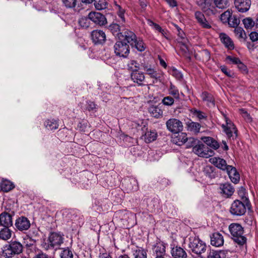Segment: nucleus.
<instances>
[{"mask_svg": "<svg viewBox=\"0 0 258 258\" xmlns=\"http://www.w3.org/2000/svg\"><path fill=\"white\" fill-rule=\"evenodd\" d=\"M174 100L175 99L173 97L168 96L162 99V103L166 106H171L174 104Z\"/></svg>", "mask_w": 258, "mask_h": 258, "instance_id": "3c124183", "label": "nucleus"}, {"mask_svg": "<svg viewBox=\"0 0 258 258\" xmlns=\"http://www.w3.org/2000/svg\"><path fill=\"white\" fill-rule=\"evenodd\" d=\"M62 236L56 232H52L50 234L47 240H44L42 243V247L45 250L50 248L56 249L63 243Z\"/></svg>", "mask_w": 258, "mask_h": 258, "instance_id": "f03ea898", "label": "nucleus"}, {"mask_svg": "<svg viewBox=\"0 0 258 258\" xmlns=\"http://www.w3.org/2000/svg\"><path fill=\"white\" fill-rule=\"evenodd\" d=\"M127 67L132 72L138 71L140 68V64L135 60H130L127 63Z\"/></svg>", "mask_w": 258, "mask_h": 258, "instance_id": "37998d69", "label": "nucleus"}, {"mask_svg": "<svg viewBox=\"0 0 258 258\" xmlns=\"http://www.w3.org/2000/svg\"><path fill=\"white\" fill-rule=\"evenodd\" d=\"M230 253V251L227 250L211 249L208 253V258H229Z\"/></svg>", "mask_w": 258, "mask_h": 258, "instance_id": "6ab92c4d", "label": "nucleus"}, {"mask_svg": "<svg viewBox=\"0 0 258 258\" xmlns=\"http://www.w3.org/2000/svg\"><path fill=\"white\" fill-rule=\"evenodd\" d=\"M0 225L3 227H11L13 225L12 216L4 211L0 214Z\"/></svg>", "mask_w": 258, "mask_h": 258, "instance_id": "aec40b11", "label": "nucleus"}, {"mask_svg": "<svg viewBox=\"0 0 258 258\" xmlns=\"http://www.w3.org/2000/svg\"><path fill=\"white\" fill-rule=\"evenodd\" d=\"M229 230L233 241L240 246L246 244V237L244 235L243 228L238 223H232L229 226Z\"/></svg>", "mask_w": 258, "mask_h": 258, "instance_id": "f257e3e1", "label": "nucleus"}, {"mask_svg": "<svg viewBox=\"0 0 258 258\" xmlns=\"http://www.w3.org/2000/svg\"><path fill=\"white\" fill-rule=\"evenodd\" d=\"M114 51L116 56L126 58L130 53L129 45L125 42L120 40L114 45Z\"/></svg>", "mask_w": 258, "mask_h": 258, "instance_id": "6e6552de", "label": "nucleus"}, {"mask_svg": "<svg viewBox=\"0 0 258 258\" xmlns=\"http://www.w3.org/2000/svg\"><path fill=\"white\" fill-rule=\"evenodd\" d=\"M232 15V11L228 10L221 15L220 19L223 23H228Z\"/></svg>", "mask_w": 258, "mask_h": 258, "instance_id": "49530a36", "label": "nucleus"}, {"mask_svg": "<svg viewBox=\"0 0 258 258\" xmlns=\"http://www.w3.org/2000/svg\"><path fill=\"white\" fill-rule=\"evenodd\" d=\"M167 129L173 133H178L182 130V123L178 119L170 118L166 123Z\"/></svg>", "mask_w": 258, "mask_h": 258, "instance_id": "1a4fd4ad", "label": "nucleus"}, {"mask_svg": "<svg viewBox=\"0 0 258 258\" xmlns=\"http://www.w3.org/2000/svg\"><path fill=\"white\" fill-rule=\"evenodd\" d=\"M146 73L149 75L151 78L154 79V80L153 81V83H157L158 81L161 82V75L152 68L147 69Z\"/></svg>", "mask_w": 258, "mask_h": 258, "instance_id": "e433bc0d", "label": "nucleus"}, {"mask_svg": "<svg viewBox=\"0 0 258 258\" xmlns=\"http://www.w3.org/2000/svg\"><path fill=\"white\" fill-rule=\"evenodd\" d=\"M87 125V122L86 120H82L80 121L78 124V128L80 131L85 132V129Z\"/></svg>", "mask_w": 258, "mask_h": 258, "instance_id": "13d9d810", "label": "nucleus"}, {"mask_svg": "<svg viewBox=\"0 0 258 258\" xmlns=\"http://www.w3.org/2000/svg\"><path fill=\"white\" fill-rule=\"evenodd\" d=\"M122 39H120L122 41H126L127 44H129L131 46H133V44L135 43V40L137 38L136 34L132 31L128 29H124Z\"/></svg>", "mask_w": 258, "mask_h": 258, "instance_id": "4be33fe9", "label": "nucleus"}, {"mask_svg": "<svg viewBox=\"0 0 258 258\" xmlns=\"http://www.w3.org/2000/svg\"><path fill=\"white\" fill-rule=\"evenodd\" d=\"M195 17L197 22L202 28L208 29L212 27L210 22L206 19L202 12L200 11L195 12Z\"/></svg>", "mask_w": 258, "mask_h": 258, "instance_id": "2eb2a0df", "label": "nucleus"}, {"mask_svg": "<svg viewBox=\"0 0 258 258\" xmlns=\"http://www.w3.org/2000/svg\"><path fill=\"white\" fill-rule=\"evenodd\" d=\"M201 97L203 101L206 102L209 107H215V99L212 94L207 92H204L202 94Z\"/></svg>", "mask_w": 258, "mask_h": 258, "instance_id": "c85d7f7f", "label": "nucleus"}, {"mask_svg": "<svg viewBox=\"0 0 258 258\" xmlns=\"http://www.w3.org/2000/svg\"><path fill=\"white\" fill-rule=\"evenodd\" d=\"M220 188L221 191V192L227 198L231 196L234 192V187L229 183L221 184Z\"/></svg>", "mask_w": 258, "mask_h": 258, "instance_id": "a878e982", "label": "nucleus"}, {"mask_svg": "<svg viewBox=\"0 0 258 258\" xmlns=\"http://www.w3.org/2000/svg\"><path fill=\"white\" fill-rule=\"evenodd\" d=\"M157 137L155 131H147L145 134V140L146 143H150L155 141Z\"/></svg>", "mask_w": 258, "mask_h": 258, "instance_id": "a19ab883", "label": "nucleus"}, {"mask_svg": "<svg viewBox=\"0 0 258 258\" xmlns=\"http://www.w3.org/2000/svg\"><path fill=\"white\" fill-rule=\"evenodd\" d=\"M191 111L194 115L196 116L200 120L205 119L207 117L204 112L196 109H193Z\"/></svg>", "mask_w": 258, "mask_h": 258, "instance_id": "864d4df0", "label": "nucleus"}, {"mask_svg": "<svg viewBox=\"0 0 258 258\" xmlns=\"http://www.w3.org/2000/svg\"><path fill=\"white\" fill-rule=\"evenodd\" d=\"M168 93L170 96H172L175 100H179L180 98L179 90L172 83H170L168 88Z\"/></svg>", "mask_w": 258, "mask_h": 258, "instance_id": "c9c22d12", "label": "nucleus"}, {"mask_svg": "<svg viewBox=\"0 0 258 258\" xmlns=\"http://www.w3.org/2000/svg\"><path fill=\"white\" fill-rule=\"evenodd\" d=\"M242 22L244 25V27L247 29H251L254 25V22L250 18L244 19Z\"/></svg>", "mask_w": 258, "mask_h": 258, "instance_id": "603ef678", "label": "nucleus"}, {"mask_svg": "<svg viewBox=\"0 0 258 258\" xmlns=\"http://www.w3.org/2000/svg\"><path fill=\"white\" fill-rule=\"evenodd\" d=\"M231 181L234 183H237L240 180V176L236 169L230 165L226 170Z\"/></svg>", "mask_w": 258, "mask_h": 258, "instance_id": "5701e85b", "label": "nucleus"}, {"mask_svg": "<svg viewBox=\"0 0 258 258\" xmlns=\"http://www.w3.org/2000/svg\"><path fill=\"white\" fill-rule=\"evenodd\" d=\"M215 8L224 9L229 6L228 0H213Z\"/></svg>", "mask_w": 258, "mask_h": 258, "instance_id": "79ce46f5", "label": "nucleus"}, {"mask_svg": "<svg viewBox=\"0 0 258 258\" xmlns=\"http://www.w3.org/2000/svg\"><path fill=\"white\" fill-rule=\"evenodd\" d=\"M188 246L190 251L198 255L205 252L207 248L206 243L196 236L189 238Z\"/></svg>", "mask_w": 258, "mask_h": 258, "instance_id": "7ed1b4c3", "label": "nucleus"}, {"mask_svg": "<svg viewBox=\"0 0 258 258\" xmlns=\"http://www.w3.org/2000/svg\"><path fill=\"white\" fill-rule=\"evenodd\" d=\"M237 67L239 71H240L243 73L246 74L247 73V67L241 61V60L239 61V62L237 64Z\"/></svg>", "mask_w": 258, "mask_h": 258, "instance_id": "4d7b16f0", "label": "nucleus"}, {"mask_svg": "<svg viewBox=\"0 0 258 258\" xmlns=\"http://www.w3.org/2000/svg\"><path fill=\"white\" fill-rule=\"evenodd\" d=\"M166 254L165 246L162 243H158L152 248V255L155 256H163Z\"/></svg>", "mask_w": 258, "mask_h": 258, "instance_id": "b1692460", "label": "nucleus"}, {"mask_svg": "<svg viewBox=\"0 0 258 258\" xmlns=\"http://www.w3.org/2000/svg\"><path fill=\"white\" fill-rule=\"evenodd\" d=\"M15 225L18 230L24 231L29 229L31 223L27 217L21 216L16 220Z\"/></svg>", "mask_w": 258, "mask_h": 258, "instance_id": "f8f14e48", "label": "nucleus"}, {"mask_svg": "<svg viewBox=\"0 0 258 258\" xmlns=\"http://www.w3.org/2000/svg\"><path fill=\"white\" fill-rule=\"evenodd\" d=\"M15 186L14 183L8 179H3L0 183L1 189L6 192L11 191Z\"/></svg>", "mask_w": 258, "mask_h": 258, "instance_id": "c756f323", "label": "nucleus"}, {"mask_svg": "<svg viewBox=\"0 0 258 258\" xmlns=\"http://www.w3.org/2000/svg\"><path fill=\"white\" fill-rule=\"evenodd\" d=\"M123 25L120 26L116 23H112L108 26V29L115 37L121 39L123 36Z\"/></svg>", "mask_w": 258, "mask_h": 258, "instance_id": "dca6fc26", "label": "nucleus"}, {"mask_svg": "<svg viewBox=\"0 0 258 258\" xmlns=\"http://www.w3.org/2000/svg\"><path fill=\"white\" fill-rule=\"evenodd\" d=\"M96 108V105L94 102L89 101L87 102V109L90 111H93Z\"/></svg>", "mask_w": 258, "mask_h": 258, "instance_id": "680f3d73", "label": "nucleus"}, {"mask_svg": "<svg viewBox=\"0 0 258 258\" xmlns=\"http://www.w3.org/2000/svg\"><path fill=\"white\" fill-rule=\"evenodd\" d=\"M186 125L188 131L195 134L199 133L201 127V125L199 123L194 122L191 120L186 122Z\"/></svg>", "mask_w": 258, "mask_h": 258, "instance_id": "2f4dec72", "label": "nucleus"}, {"mask_svg": "<svg viewBox=\"0 0 258 258\" xmlns=\"http://www.w3.org/2000/svg\"><path fill=\"white\" fill-rule=\"evenodd\" d=\"M77 0H66V7L74 8L76 5Z\"/></svg>", "mask_w": 258, "mask_h": 258, "instance_id": "bf43d9fd", "label": "nucleus"}, {"mask_svg": "<svg viewBox=\"0 0 258 258\" xmlns=\"http://www.w3.org/2000/svg\"><path fill=\"white\" fill-rule=\"evenodd\" d=\"M186 140H187V135L184 133H178L177 135H175L172 139V142L178 146H181L186 143Z\"/></svg>", "mask_w": 258, "mask_h": 258, "instance_id": "bb28decb", "label": "nucleus"}, {"mask_svg": "<svg viewBox=\"0 0 258 258\" xmlns=\"http://www.w3.org/2000/svg\"><path fill=\"white\" fill-rule=\"evenodd\" d=\"M115 9L117 11V14L118 17L120 18L121 21L122 23H124L125 22V19L124 18V9H122L121 6L117 4H115Z\"/></svg>", "mask_w": 258, "mask_h": 258, "instance_id": "a18cd8bd", "label": "nucleus"}, {"mask_svg": "<svg viewBox=\"0 0 258 258\" xmlns=\"http://www.w3.org/2000/svg\"><path fill=\"white\" fill-rule=\"evenodd\" d=\"M201 140L208 146L214 149H217L219 147L218 143L212 137H204L201 138Z\"/></svg>", "mask_w": 258, "mask_h": 258, "instance_id": "f704fd0d", "label": "nucleus"}, {"mask_svg": "<svg viewBox=\"0 0 258 258\" xmlns=\"http://www.w3.org/2000/svg\"><path fill=\"white\" fill-rule=\"evenodd\" d=\"M122 185L127 192L137 191L139 188L137 180L133 177L124 178L122 181Z\"/></svg>", "mask_w": 258, "mask_h": 258, "instance_id": "9d476101", "label": "nucleus"}, {"mask_svg": "<svg viewBox=\"0 0 258 258\" xmlns=\"http://www.w3.org/2000/svg\"><path fill=\"white\" fill-rule=\"evenodd\" d=\"M148 111L155 118H159L162 116L163 111L159 105H152L148 108Z\"/></svg>", "mask_w": 258, "mask_h": 258, "instance_id": "7c9ffc66", "label": "nucleus"}, {"mask_svg": "<svg viewBox=\"0 0 258 258\" xmlns=\"http://www.w3.org/2000/svg\"><path fill=\"white\" fill-rule=\"evenodd\" d=\"M172 75L177 79H181L182 78V74L178 72L176 69H173Z\"/></svg>", "mask_w": 258, "mask_h": 258, "instance_id": "69168bd1", "label": "nucleus"}, {"mask_svg": "<svg viewBox=\"0 0 258 258\" xmlns=\"http://www.w3.org/2000/svg\"><path fill=\"white\" fill-rule=\"evenodd\" d=\"M234 32L236 37L240 41L245 40L247 37L244 30L241 27H236Z\"/></svg>", "mask_w": 258, "mask_h": 258, "instance_id": "ea45409f", "label": "nucleus"}, {"mask_svg": "<svg viewBox=\"0 0 258 258\" xmlns=\"http://www.w3.org/2000/svg\"><path fill=\"white\" fill-rule=\"evenodd\" d=\"M89 18L94 23L103 26L107 23L105 17L98 12H91L89 14Z\"/></svg>", "mask_w": 258, "mask_h": 258, "instance_id": "ddd939ff", "label": "nucleus"}, {"mask_svg": "<svg viewBox=\"0 0 258 258\" xmlns=\"http://www.w3.org/2000/svg\"><path fill=\"white\" fill-rule=\"evenodd\" d=\"M197 140L194 138H187V140L186 141V148H190L191 147H194L196 145Z\"/></svg>", "mask_w": 258, "mask_h": 258, "instance_id": "6e6d98bb", "label": "nucleus"}, {"mask_svg": "<svg viewBox=\"0 0 258 258\" xmlns=\"http://www.w3.org/2000/svg\"><path fill=\"white\" fill-rule=\"evenodd\" d=\"M192 151L199 156L208 158L212 156L213 151L208 149V147L202 143H199L195 145L192 149Z\"/></svg>", "mask_w": 258, "mask_h": 258, "instance_id": "9b49d317", "label": "nucleus"}, {"mask_svg": "<svg viewBox=\"0 0 258 258\" xmlns=\"http://www.w3.org/2000/svg\"><path fill=\"white\" fill-rule=\"evenodd\" d=\"M91 39L95 44H101L106 40V35L102 30H95L91 33Z\"/></svg>", "mask_w": 258, "mask_h": 258, "instance_id": "4468645a", "label": "nucleus"}, {"mask_svg": "<svg viewBox=\"0 0 258 258\" xmlns=\"http://www.w3.org/2000/svg\"><path fill=\"white\" fill-rule=\"evenodd\" d=\"M226 123L223 124L221 126L229 139L232 138L233 140L237 137V130L231 121L225 114H223Z\"/></svg>", "mask_w": 258, "mask_h": 258, "instance_id": "423d86ee", "label": "nucleus"}, {"mask_svg": "<svg viewBox=\"0 0 258 258\" xmlns=\"http://www.w3.org/2000/svg\"><path fill=\"white\" fill-rule=\"evenodd\" d=\"M210 162L218 168L226 171L229 167L226 161L223 158L219 157H214L210 159Z\"/></svg>", "mask_w": 258, "mask_h": 258, "instance_id": "f3484780", "label": "nucleus"}, {"mask_svg": "<svg viewBox=\"0 0 258 258\" xmlns=\"http://www.w3.org/2000/svg\"><path fill=\"white\" fill-rule=\"evenodd\" d=\"M134 258H147V251L141 247H137L133 251Z\"/></svg>", "mask_w": 258, "mask_h": 258, "instance_id": "58836bf2", "label": "nucleus"}, {"mask_svg": "<svg viewBox=\"0 0 258 258\" xmlns=\"http://www.w3.org/2000/svg\"><path fill=\"white\" fill-rule=\"evenodd\" d=\"M226 60H229L232 63L237 64L240 60L239 58L228 55L226 57Z\"/></svg>", "mask_w": 258, "mask_h": 258, "instance_id": "052dcab7", "label": "nucleus"}, {"mask_svg": "<svg viewBox=\"0 0 258 258\" xmlns=\"http://www.w3.org/2000/svg\"><path fill=\"white\" fill-rule=\"evenodd\" d=\"M94 5L96 9L102 10L107 8V3L105 0H99L95 1Z\"/></svg>", "mask_w": 258, "mask_h": 258, "instance_id": "8fccbe9b", "label": "nucleus"}, {"mask_svg": "<svg viewBox=\"0 0 258 258\" xmlns=\"http://www.w3.org/2000/svg\"><path fill=\"white\" fill-rule=\"evenodd\" d=\"M173 258H186L187 253L185 250L180 246H176L172 248L171 250Z\"/></svg>", "mask_w": 258, "mask_h": 258, "instance_id": "393cba45", "label": "nucleus"}, {"mask_svg": "<svg viewBox=\"0 0 258 258\" xmlns=\"http://www.w3.org/2000/svg\"><path fill=\"white\" fill-rule=\"evenodd\" d=\"M221 42L224 44L225 47L229 49L234 48V44L230 38L225 33H221L220 35Z\"/></svg>", "mask_w": 258, "mask_h": 258, "instance_id": "473e14b6", "label": "nucleus"}, {"mask_svg": "<svg viewBox=\"0 0 258 258\" xmlns=\"http://www.w3.org/2000/svg\"><path fill=\"white\" fill-rule=\"evenodd\" d=\"M22 244L16 241H11L8 245H6L3 250V255L6 257L10 258L15 254H18L23 251Z\"/></svg>", "mask_w": 258, "mask_h": 258, "instance_id": "20e7f679", "label": "nucleus"}, {"mask_svg": "<svg viewBox=\"0 0 258 258\" xmlns=\"http://www.w3.org/2000/svg\"><path fill=\"white\" fill-rule=\"evenodd\" d=\"M165 1L171 8H174L177 6V3L176 0H165Z\"/></svg>", "mask_w": 258, "mask_h": 258, "instance_id": "338daca9", "label": "nucleus"}, {"mask_svg": "<svg viewBox=\"0 0 258 258\" xmlns=\"http://www.w3.org/2000/svg\"><path fill=\"white\" fill-rule=\"evenodd\" d=\"M133 47H135L138 51L142 52L145 50V45L141 39H137V38H136L135 43L133 44Z\"/></svg>", "mask_w": 258, "mask_h": 258, "instance_id": "c03bdc74", "label": "nucleus"}, {"mask_svg": "<svg viewBox=\"0 0 258 258\" xmlns=\"http://www.w3.org/2000/svg\"><path fill=\"white\" fill-rule=\"evenodd\" d=\"M34 258H50L49 256L43 253V252H40V253H39L38 254H37L36 255H35V256L34 257Z\"/></svg>", "mask_w": 258, "mask_h": 258, "instance_id": "774afa93", "label": "nucleus"}, {"mask_svg": "<svg viewBox=\"0 0 258 258\" xmlns=\"http://www.w3.org/2000/svg\"><path fill=\"white\" fill-rule=\"evenodd\" d=\"M45 127L48 130H55L58 128V124L57 121L54 119H49L44 123Z\"/></svg>", "mask_w": 258, "mask_h": 258, "instance_id": "4c0bfd02", "label": "nucleus"}, {"mask_svg": "<svg viewBox=\"0 0 258 258\" xmlns=\"http://www.w3.org/2000/svg\"><path fill=\"white\" fill-rule=\"evenodd\" d=\"M180 50L183 52L184 54L187 55L189 54V50L188 47L185 44L184 42H182L180 46Z\"/></svg>", "mask_w": 258, "mask_h": 258, "instance_id": "e2e57ef3", "label": "nucleus"}, {"mask_svg": "<svg viewBox=\"0 0 258 258\" xmlns=\"http://www.w3.org/2000/svg\"><path fill=\"white\" fill-rule=\"evenodd\" d=\"M211 244L215 247H220L224 244V238L219 232H215L210 235Z\"/></svg>", "mask_w": 258, "mask_h": 258, "instance_id": "412c9836", "label": "nucleus"}, {"mask_svg": "<svg viewBox=\"0 0 258 258\" xmlns=\"http://www.w3.org/2000/svg\"><path fill=\"white\" fill-rule=\"evenodd\" d=\"M131 79L134 82L136 83L139 86H144L142 82L145 80V76L143 73L136 71L132 72L131 74Z\"/></svg>", "mask_w": 258, "mask_h": 258, "instance_id": "cd10ccee", "label": "nucleus"}, {"mask_svg": "<svg viewBox=\"0 0 258 258\" xmlns=\"http://www.w3.org/2000/svg\"><path fill=\"white\" fill-rule=\"evenodd\" d=\"M174 27L175 28L178 36L182 39L183 40H184L185 39V34L183 32V31L182 30V29L176 24H173Z\"/></svg>", "mask_w": 258, "mask_h": 258, "instance_id": "5fc2aeb1", "label": "nucleus"}, {"mask_svg": "<svg viewBox=\"0 0 258 258\" xmlns=\"http://www.w3.org/2000/svg\"><path fill=\"white\" fill-rule=\"evenodd\" d=\"M249 37L252 42L256 41L258 40V33L256 32H252L249 34Z\"/></svg>", "mask_w": 258, "mask_h": 258, "instance_id": "0e129e2a", "label": "nucleus"}, {"mask_svg": "<svg viewBox=\"0 0 258 258\" xmlns=\"http://www.w3.org/2000/svg\"><path fill=\"white\" fill-rule=\"evenodd\" d=\"M10 227H4L0 230V239L7 240L11 238L13 231L9 229Z\"/></svg>", "mask_w": 258, "mask_h": 258, "instance_id": "72a5a7b5", "label": "nucleus"}, {"mask_svg": "<svg viewBox=\"0 0 258 258\" xmlns=\"http://www.w3.org/2000/svg\"><path fill=\"white\" fill-rule=\"evenodd\" d=\"M90 20L89 17H83L81 18L79 20V25L83 28H87L90 25Z\"/></svg>", "mask_w": 258, "mask_h": 258, "instance_id": "09e8293b", "label": "nucleus"}, {"mask_svg": "<svg viewBox=\"0 0 258 258\" xmlns=\"http://www.w3.org/2000/svg\"><path fill=\"white\" fill-rule=\"evenodd\" d=\"M213 2V0H198L197 5L206 15L210 16L215 15L217 12Z\"/></svg>", "mask_w": 258, "mask_h": 258, "instance_id": "0eeeda50", "label": "nucleus"}, {"mask_svg": "<svg viewBox=\"0 0 258 258\" xmlns=\"http://www.w3.org/2000/svg\"><path fill=\"white\" fill-rule=\"evenodd\" d=\"M246 203L244 204L239 200H235L231 204L230 209V213L234 216H240L243 215L246 212V207H248L250 203L245 198Z\"/></svg>", "mask_w": 258, "mask_h": 258, "instance_id": "39448f33", "label": "nucleus"}, {"mask_svg": "<svg viewBox=\"0 0 258 258\" xmlns=\"http://www.w3.org/2000/svg\"><path fill=\"white\" fill-rule=\"evenodd\" d=\"M234 5L238 12L244 13L247 12L251 5L250 0H235Z\"/></svg>", "mask_w": 258, "mask_h": 258, "instance_id": "a211bd4d", "label": "nucleus"}, {"mask_svg": "<svg viewBox=\"0 0 258 258\" xmlns=\"http://www.w3.org/2000/svg\"><path fill=\"white\" fill-rule=\"evenodd\" d=\"M228 23L230 27L235 28L238 27V25L240 23V20L236 16L232 15Z\"/></svg>", "mask_w": 258, "mask_h": 258, "instance_id": "de8ad7c7", "label": "nucleus"}]
</instances>
